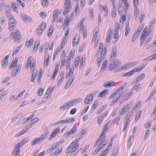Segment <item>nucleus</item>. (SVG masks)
<instances>
[{
	"label": "nucleus",
	"instance_id": "1",
	"mask_svg": "<svg viewBox=\"0 0 156 156\" xmlns=\"http://www.w3.org/2000/svg\"><path fill=\"white\" fill-rule=\"evenodd\" d=\"M110 63L109 64L108 67L109 70L112 71L115 68L118 67L121 64L120 61L118 59H111Z\"/></svg>",
	"mask_w": 156,
	"mask_h": 156
},
{
	"label": "nucleus",
	"instance_id": "2",
	"mask_svg": "<svg viewBox=\"0 0 156 156\" xmlns=\"http://www.w3.org/2000/svg\"><path fill=\"white\" fill-rule=\"evenodd\" d=\"M46 137V135L43 134L41 135L39 137L34 139L31 142V145L34 146L37 144L41 143Z\"/></svg>",
	"mask_w": 156,
	"mask_h": 156
},
{
	"label": "nucleus",
	"instance_id": "3",
	"mask_svg": "<svg viewBox=\"0 0 156 156\" xmlns=\"http://www.w3.org/2000/svg\"><path fill=\"white\" fill-rule=\"evenodd\" d=\"M11 34L12 36V39L15 42H18L21 39L20 34L18 30H17L16 32L14 33L12 32Z\"/></svg>",
	"mask_w": 156,
	"mask_h": 156
},
{
	"label": "nucleus",
	"instance_id": "4",
	"mask_svg": "<svg viewBox=\"0 0 156 156\" xmlns=\"http://www.w3.org/2000/svg\"><path fill=\"white\" fill-rule=\"evenodd\" d=\"M21 68V66L20 65H18L17 66L14 67L13 68V70L12 71L11 75L12 77H15L20 73Z\"/></svg>",
	"mask_w": 156,
	"mask_h": 156
},
{
	"label": "nucleus",
	"instance_id": "5",
	"mask_svg": "<svg viewBox=\"0 0 156 156\" xmlns=\"http://www.w3.org/2000/svg\"><path fill=\"white\" fill-rule=\"evenodd\" d=\"M103 134V132H102L98 138V140H99V146H101L102 147V148H103L107 144L105 140V139L102 138Z\"/></svg>",
	"mask_w": 156,
	"mask_h": 156
},
{
	"label": "nucleus",
	"instance_id": "6",
	"mask_svg": "<svg viewBox=\"0 0 156 156\" xmlns=\"http://www.w3.org/2000/svg\"><path fill=\"white\" fill-rule=\"evenodd\" d=\"M138 0H133V4L135 7L134 11V17L136 19L137 18V16L138 13H139V11L137 6L138 4Z\"/></svg>",
	"mask_w": 156,
	"mask_h": 156
},
{
	"label": "nucleus",
	"instance_id": "7",
	"mask_svg": "<svg viewBox=\"0 0 156 156\" xmlns=\"http://www.w3.org/2000/svg\"><path fill=\"white\" fill-rule=\"evenodd\" d=\"M16 20H10L9 21V29L10 31H12L16 27Z\"/></svg>",
	"mask_w": 156,
	"mask_h": 156
},
{
	"label": "nucleus",
	"instance_id": "8",
	"mask_svg": "<svg viewBox=\"0 0 156 156\" xmlns=\"http://www.w3.org/2000/svg\"><path fill=\"white\" fill-rule=\"evenodd\" d=\"M72 106L70 101H69L61 105L60 108L62 110H64L68 109Z\"/></svg>",
	"mask_w": 156,
	"mask_h": 156
},
{
	"label": "nucleus",
	"instance_id": "9",
	"mask_svg": "<svg viewBox=\"0 0 156 156\" xmlns=\"http://www.w3.org/2000/svg\"><path fill=\"white\" fill-rule=\"evenodd\" d=\"M72 106L70 101H69L61 105L60 108L62 110H64L68 109Z\"/></svg>",
	"mask_w": 156,
	"mask_h": 156
},
{
	"label": "nucleus",
	"instance_id": "10",
	"mask_svg": "<svg viewBox=\"0 0 156 156\" xmlns=\"http://www.w3.org/2000/svg\"><path fill=\"white\" fill-rule=\"evenodd\" d=\"M77 128L76 127H73L69 132H67L64 134V136H67L69 135L71 136L72 134L75 133L77 132Z\"/></svg>",
	"mask_w": 156,
	"mask_h": 156
},
{
	"label": "nucleus",
	"instance_id": "11",
	"mask_svg": "<svg viewBox=\"0 0 156 156\" xmlns=\"http://www.w3.org/2000/svg\"><path fill=\"white\" fill-rule=\"evenodd\" d=\"M117 47L115 45H114L112 48V52L111 55L110 57V59H114L116 56L117 51Z\"/></svg>",
	"mask_w": 156,
	"mask_h": 156
},
{
	"label": "nucleus",
	"instance_id": "12",
	"mask_svg": "<svg viewBox=\"0 0 156 156\" xmlns=\"http://www.w3.org/2000/svg\"><path fill=\"white\" fill-rule=\"evenodd\" d=\"M21 16L23 20L26 22H32V19L25 14H21Z\"/></svg>",
	"mask_w": 156,
	"mask_h": 156
},
{
	"label": "nucleus",
	"instance_id": "13",
	"mask_svg": "<svg viewBox=\"0 0 156 156\" xmlns=\"http://www.w3.org/2000/svg\"><path fill=\"white\" fill-rule=\"evenodd\" d=\"M9 57V55H6L3 59L2 61V65L3 67L5 68L6 67L8 63L7 60Z\"/></svg>",
	"mask_w": 156,
	"mask_h": 156
},
{
	"label": "nucleus",
	"instance_id": "14",
	"mask_svg": "<svg viewBox=\"0 0 156 156\" xmlns=\"http://www.w3.org/2000/svg\"><path fill=\"white\" fill-rule=\"evenodd\" d=\"M145 74L143 73L140 74L138 77L136 78L133 81V83H137L138 82H140L142 80V79L143 78L145 77Z\"/></svg>",
	"mask_w": 156,
	"mask_h": 156
},
{
	"label": "nucleus",
	"instance_id": "15",
	"mask_svg": "<svg viewBox=\"0 0 156 156\" xmlns=\"http://www.w3.org/2000/svg\"><path fill=\"white\" fill-rule=\"evenodd\" d=\"M74 78V77L72 76L68 80V81L69 82V83H67L65 85L64 88L65 89H67L70 87V86L71 85L72 83L73 82Z\"/></svg>",
	"mask_w": 156,
	"mask_h": 156
},
{
	"label": "nucleus",
	"instance_id": "16",
	"mask_svg": "<svg viewBox=\"0 0 156 156\" xmlns=\"http://www.w3.org/2000/svg\"><path fill=\"white\" fill-rule=\"evenodd\" d=\"M20 152V149L15 147L13 150L12 156H19L20 155H19Z\"/></svg>",
	"mask_w": 156,
	"mask_h": 156
},
{
	"label": "nucleus",
	"instance_id": "17",
	"mask_svg": "<svg viewBox=\"0 0 156 156\" xmlns=\"http://www.w3.org/2000/svg\"><path fill=\"white\" fill-rule=\"evenodd\" d=\"M141 104V101H139L136 105L134 106L133 109H132V111L129 113V112L128 113V114H129V117H131V115H132V114L133 113V112L138 107V106H140V105Z\"/></svg>",
	"mask_w": 156,
	"mask_h": 156
},
{
	"label": "nucleus",
	"instance_id": "18",
	"mask_svg": "<svg viewBox=\"0 0 156 156\" xmlns=\"http://www.w3.org/2000/svg\"><path fill=\"white\" fill-rule=\"evenodd\" d=\"M115 82L113 81H110L106 82L103 84V86L105 87H111L115 84Z\"/></svg>",
	"mask_w": 156,
	"mask_h": 156
},
{
	"label": "nucleus",
	"instance_id": "19",
	"mask_svg": "<svg viewBox=\"0 0 156 156\" xmlns=\"http://www.w3.org/2000/svg\"><path fill=\"white\" fill-rule=\"evenodd\" d=\"M90 97H91V99H89V95H87L86 98L84 100V103L85 104H87L90 103V101H91L93 98V95L91 94H90Z\"/></svg>",
	"mask_w": 156,
	"mask_h": 156
},
{
	"label": "nucleus",
	"instance_id": "20",
	"mask_svg": "<svg viewBox=\"0 0 156 156\" xmlns=\"http://www.w3.org/2000/svg\"><path fill=\"white\" fill-rule=\"evenodd\" d=\"M18 59H16V60L15 59H14L13 61L11 63L10 65L9 66V68H10L12 67H14L16 66H17V64L18 62Z\"/></svg>",
	"mask_w": 156,
	"mask_h": 156
},
{
	"label": "nucleus",
	"instance_id": "21",
	"mask_svg": "<svg viewBox=\"0 0 156 156\" xmlns=\"http://www.w3.org/2000/svg\"><path fill=\"white\" fill-rule=\"evenodd\" d=\"M83 100L81 98H79L75 100H70L72 105L73 106L74 104H76L80 102Z\"/></svg>",
	"mask_w": 156,
	"mask_h": 156
},
{
	"label": "nucleus",
	"instance_id": "22",
	"mask_svg": "<svg viewBox=\"0 0 156 156\" xmlns=\"http://www.w3.org/2000/svg\"><path fill=\"white\" fill-rule=\"evenodd\" d=\"M147 36V34H143V33H142L140 36V37H141V39L140 45L141 46L143 44L144 41L146 38Z\"/></svg>",
	"mask_w": 156,
	"mask_h": 156
},
{
	"label": "nucleus",
	"instance_id": "23",
	"mask_svg": "<svg viewBox=\"0 0 156 156\" xmlns=\"http://www.w3.org/2000/svg\"><path fill=\"white\" fill-rule=\"evenodd\" d=\"M108 93V90H104L100 92L98 95V97L101 98L107 94Z\"/></svg>",
	"mask_w": 156,
	"mask_h": 156
},
{
	"label": "nucleus",
	"instance_id": "24",
	"mask_svg": "<svg viewBox=\"0 0 156 156\" xmlns=\"http://www.w3.org/2000/svg\"><path fill=\"white\" fill-rule=\"evenodd\" d=\"M5 13L6 16L9 19V20H15V19L14 18V17L11 15V14L9 12V11H5Z\"/></svg>",
	"mask_w": 156,
	"mask_h": 156
},
{
	"label": "nucleus",
	"instance_id": "25",
	"mask_svg": "<svg viewBox=\"0 0 156 156\" xmlns=\"http://www.w3.org/2000/svg\"><path fill=\"white\" fill-rule=\"evenodd\" d=\"M106 50L107 49L106 48H104L103 49H102V51L101 53L100 57L103 59L104 58L106 55Z\"/></svg>",
	"mask_w": 156,
	"mask_h": 156
},
{
	"label": "nucleus",
	"instance_id": "26",
	"mask_svg": "<svg viewBox=\"0 0 156 156\" xmlns=\"http://www.w3.org/2000/svg\"><path fill=\"white\" fill-rule=\"evenodd\" d=\"M64 5L66 7L71 8V3L70 0H65Z\"/></svg>",
	"mask_w": 156,
	"mask_h": 156
},
{
	"label": "nucleus",
	"instance_id": "27",
	"mask_svg": "<svg viewBox=\"0 0 156 156\" xmlns=\"http://www.w3.org/2000/svg\"><path fill=\"white\" fill-rule=\"evenodd\" d=\"M134 73V71H129L128 72L122 75V76H129Z\"/></svg>",
	"mask_w": 156,
	"mask_h": 156
},
{
	"label": "nucleus",
	"instance_id": "28",
	"mask_svg": "<svg viewBox=\"0 0 156 156\" xmlns=\"http://www.w3.org/2000/svg\"><path fill=\"white\" fill-rule=\"evenodd\" d=\"M120 118L121 117L119 116L115 118L112 122L111 123V124H112V123L114 124L115 123H116V124L117 125H118V123L119 121L120 120Z\"/></svg>",
	"mask_w": 156,
	"mask_h": 156
},
{
	"label": "nucleus",
	"instance_id": "29",
	"mask_svg": "<svg viewBox=\"0 0 156 156\" xmlns=\"http://www.w3.org/2000/svg\"><path fill=\"white\" fill-rule=\"evenodd\" d=\"M107 60H106L103 62L101 67V71L102 72L103 71L105 70V68L107 67Z\"/></svg>",
	"mask_w": 156,
	"mask_h": 156
},
{
	"label": "nucleus",
	"instance_id": "30",
	"mask_svg": "<svg viewBox=\"0 0 156 156\" xmlns=\"http://www.w3.org/2000/svg\"><path fill=\"white\" fill-rule=\"evenodd\" d=\"M79 38H77V39L75 37L73 41V46H76L79 41Z\"/></svg>",
	"mask_w": 156,
	"mask_h": 156
},
{
	"label": "nucleus",
	"instance_id": "31",
	"mask_svg": "<svg viewBox=\"0 0 156 156\" xmlns=\"http://www.w3.org/2000/svg\"><path fill=\"white\" fill-rule=\"evenodd\" d=\"M18 5V4L16 2L13 3L12 4V8L13 9L14 11L16 12L17 13H18V12L17 10V6Z\"/></svg>",
	"mask_w": 156,
	"mask_h": 156
},
{
	"label": "nucleus",
	"instance_id": "32",
	"mask_svg": "<svg viewBox=\"0 0 156 156\" xmlns=\"http://www.w3.org/2000/svg\"><path fill=\"white\" fill-rule=\"evenodd\" d=\"M140 84H136L134 85V86L132 88V90H135L136 91H138L140 90L139 88L140 87Z\"/></svg>",
	"mask_w": 156,
	"mask_h": 156
},
{
	"label": "nucleus",
	"instance_id": "33",
	"mask_svg": "<svg viewBox=\"0 0 156 156\" xmlns=\"http://www.w3.org/2000/svg\"><path fill=\"white\" fill-rule=\"evenodd\" d=\"M34 40L33 39L31 38L30 40L27 41L26 44V45L27 47H30L31 45L33 44Z\"/></svg>",
	"mask_w": 156,
	"mask_h": 156
},
{
	"label": "nucleus",
	"instance_id": "34",
	"mask_svg": "<svg viewBox=\"0 0 156 156\" xmlns=\"http://www.w3.org/2000/svg\"><path fill=\"white\" fill-rule=\"evenodd\" d=\"M156 92V87L153 90L151 93L149 95L148 98H147L146 101H147L150 98L152 97V96Z\"/></svg>",
	"mask_w": 156,
	"mask_h": 156
},
{
	"label": "nucleus",
	"instance_id": "35",
	"mask_svg": "<svg viewBox=\"0 0 156 156\" xmlns=\"http://www.w3.org/2000/svg\"><path fill=\"white\" fill-rule=\"evenodd\" d=\"M39 120V119L38 118H36L32 119L31 120L28 122V123L30 124H34L36 122H38Z\"/></svg>",
	"mask_w": 156,
	"mask_h": 156
},
{
	"label": "nucleus",
	"instance_id": "36",
	"mask_svg": "<svg viewBox=\"0 0 156 156\" xmlns=\"http://www.w3.org/2000/svg\"><path fill=\"white\" fill-rule=\"evenodd\" d=\"M71 60V58L70 57H67V63L66 64V68L67 69H68L69 68L70 63Z\"/></svg>",
	"mask_w": 156,
	"mask_h": 156
},
{
	"label": "nucleus",
	"instance_id": "37",
	"mask_svg": "<svg viewBox=\"0 0 156 156\" xmlns=\"http://www.w3.org/2000/svg\"><path fill=\"white\" fill-rule=\"evenodd\" d=\"M46 26V23L45 22H42L41 23V25L39 26L38 27H40V28L41 29L44 30Z\"/></svg>",
	"mask_w": 156,
	"mask_h": 156
},
{
	"label": "nucleus",
	"instance_id": "38",
	"mask_svg": "<svg viewBox=\"0 0 156 156\" xmlns=\"http://www.w3.org/2000/svg\"><path fill=\"white\" fill-rule=\"evenodd\" d=\"M66 123H71L74 121L75 119L74 118H69L65 119Z\"/></svg>",
	"mask_w": 156,
	"mask_h": 156
},
{
	"label": "nucleus",
	"instance_id": "39",
	"mask_svg": "<svg viewBox=\"0 0 156 156\" xmlns=\"http://www.w3.org/2000/svg\"><path fill=\"white\" fill-rule=\"evenodd\" d=\"M102 59H103V58H101L100 57H98V58H97L96 60L97 65L99 67L100 66Z\"/></svg>",
	"mask_w": 156,
	"mask_h": 156
},
{
	"label": "nucleus",
	"instance_id": "40",
	"mask_svg": "<svg viewBox=\"0 0 156 156\" xmlns=\"http://www.w3.org/2000/svg\"><path fill=\"white\" fill-rule=\"evenodd\" d=\"M141 111H140L139 112L136 113V118L134 120L135 122H136L139 119L141 115Z\"/></svg>",
	"mask_w": 156,
	"mask_h": 156
},
{
	"label": "nucleus",
	"instance_id": "41",
	"mask_svg": "<svg viewBox=\"0 0 156 156\" xmlns=\"http://www.w3.org/2000/svg\"><path fill=\"white\" fill-rule=\"evenodd\" d=\"M110 148L109 147H108V146L107 147V148L103 151L101 153V155H102L104 156H105L106 154H107L108 151L110 148Z\"/></svg>",
	"mask_w": 156,
	"mask_h": 156
},
{
	"label": "nucleus",
	"instance_id": "42",
	"mask_svg": "<svg viewBox=\"0 0 156 156\" xmlns=\"http://www.w3.org/2000/svg\"><path fill=\"white\" fill-rule=\"evenodd\" d=\"M43 30L41 29L40 28V27H38L36 30V32L37 34H38V36H40L41 34L42 33L43 31H44Z\"/></svg>",
	"mask_w": 156,
	"mask_h": 156
},
{
	"label": "nucleus",
	"instance_id": "43",
	"mask_svg": "<svg viewBox=\"0 0 156 156\" xmlns=\"http://www.w3.org/2000/svg\"><path fill=\"white\" fill-rule=\"evenodd\" d=\"M136 64H137V62H133L132 63H129L127 64H125V65H126V67H129V66L133 67L135 65H136Z\"/></svg>",
	"mask_w": 156,
	"mask_h": 156
},
{
	"label": "nucleus",
	"instance_id": "44",
	"mask_svg": "<svg viewBox=\"0 0 156 156\" xmlns=\"http://www.w3.org/2000/svg\"><path fill=\"white\" fill-rule=\"evenodd\" d=\"M25 92V90L22 91L20 93L18 94V95L16 97V98H15V100L16 101L18 99V98L19 97H21Z\"/></svg>",
	"mask_w": 156,
	"mask_h": 156
},
{
	"label": "nucleus",
	"instance_id": "45",
	"mask_svg": "<svg viewBox=\"0 0 156 156\" xmlns=\"http://www.w3.org/2000/svg\"><path fill=\"white\" fill-rule=\"evenodd\" d=\"M21 47V45H20L19 46L17 47L14 50L12 53L13 55H16L18 51L19 50Z\"/></svg>",
	"mask_w": 156,
	"mask_h": 156
},
{
	"label": "nucleus",
	"instance_id": "46",
	"mask_svg": "<svg viewBox=\"0 0 156 156\" xmlns=\"http://www.w3.org/2000/svg\"><path fill=\"white\" fill-rule=\"evenodd\" d=\"M41 4L44 6L46 7L48 5V2L47 0H42Z\"/></svg>",
	"mask_w": 156,
	"mask_h": 156
},
{
	"label": "nucleus",
	"instance_id": "47",
	"mask_svg": "<svg viewBox=\"0 0 156 156\" xmlns=\"http://www.w3.org/2000/svg\"><path fill=\"white\" fill-rule=\"evenodd\" d=\"M70 9H71V8L65 7L64 10L63 12V14L64 15H66Z\"/></svg>",
	"mask_w": 156,
	"mask_h": 156
},
{
	"label": "nucleus",
	"instance_id": "48",
	"mask_svg": "<svg viewBox=\"0 0 156 156\" xmlns=\"http://www.w3.org/2000/svg\"><path fill=\"white\" fill-rule=\"evenodd\" d=\"M79 146V144H77L73 148H71V153L74 152L78 148Z\"/></svg>",
	"mask_w": 156,
	"mask_h": 156
},
{
	"label": "nucleus",
	"instance_id": "49",
	"mask_svg": "<svg viewBox=\"0 0 156 156\" xmlns=\"http://www.w3.org/2000/svg\"><path fill=\"white\" fill-rule=\"evenodd\" d=\"M58 142H55L51 146V148L53 149V150L59 146V144H58Z\"/></svg>",
	"mask_w": 156,
	"mask_h": 156
},
{
	"label": "nucleus",
	"instance_id": "50",
	"mask_svg": "<svg viewBox=\"0 0 156 156\" xmlns=\"http://www.w3.org/2000/svg\"><path fill=\"white\" fill-rule=\"evenodd\" d=\"M27 118H25L21 120L20 122L19 123L18 125H21L22 124H23L25 123L27 121Z\"/></svg>",
	"mask_w": 156,
	"mask_h": 156
},
{
	"label": "nucleus",
	"instance_id": "51",
	"mask_svg": "<svg viewBox=\"0 0 156 156\" xmlns=\"http://www.w3.org/2000/svg\"><path fill=\"white\" fill-rule=\"evenodd\" d=\"M129 104H128L126 105V106H123V107L122 108V110L123 109H126V111H128L130 109V108L131 107L132 105H131L130 106H129ZM122 112L123 111L122 110Z\"/></svg>",
	"mask_w": 156,
	"mask_h": 156
},
{
	"label": "nucleus",
	"instance_id": "52",
	"mask_svg": "<svg viewBox=\"0 0 156 156\" xmlns=\"http://www.w3.org/2000/svg\"><path fill=\"white\" fill-rule=\"evenodd\" d=\"M27 124H28V126H27V128L26 129L25 128V129L27 132L33 126L32 125L33 124L28 123V122L27 123Z\"/></svg>",
	"mask_w": 156,
	"mask_h": 156
},
{
	"label": "nucleus",
	"instance_id": "53",
	"mask_svg": "<svg viewBox=\"0 0 156 156\" xmlns=\"http://www.w3.org/2000/svg\"><path fill=\"white\" fill-rule=\"evenodd\" d=\"M57 133H56L55 132L53 131L51 133V135H50V136H49V140H51L54 137H55V136L56 134Z\"/></svg>",
	"mask_w": 156,
	"mask_h": 156
},
{
	"label": "nucleus",
	"instance_id": "54",
	"mask_svg": "<svg viewBox=\"0 0 156 156\" xmlns=\"http://www.w3.org/2000/svg\"><path fill=\"white\" fill-rule=\"evenodd\" d=\"M66 61L65 58H62L61 60V64L60 67H63V66H64L65 63Z\"/></svg>",
	"mask_w": 156,
	"mask_h": 156
},
{
	"label": "nucleus",
	"instance_id": "55",
	"mask_svg": "<svg viewBox=\"0 0 156 156\" xmlns=\"http://www.w3.org/2000/svg\"><path fill=\"white\" fill-rule=\"evenodd\" d=\"M125 87V86L124 85L121 86L120 87H119L118 89L117 90H116V91H117V93H120L122 90Z\"/></svg>",
	"mask_w": 156,
	"mask_h": 156
},
{
	"label": "nucleus",
	"instance_id": "56",
	"mask_svg": "<svg viewBox=\"0 0 156 156\" xmlns=\"http://www.w3.org/2000/svg\"><path fill=\"white\" fill-rule=\"evenodd\" d=\"M144 14V13L143 12H141V16H140V17L139 18V21H140V23H141L142 22L143 20V19Z\"/></svg>",
	"mask_w": 156,
	"mask_h": 156
},
{
	"label": "nucleus",
	"instance_id": "57",
	"mask_svg": "<svg viewBox=\"0 0 156 156\" xmlns=\"http://www.w3.org/2000/svg\"><path fill=\"white\" fill-rule=\"evenodd\" d=\"M122 108L120 110V111L119 114L121 115H123L124 114H125L127 111H126V109H123L122 110L123 111L122 112Z\"/></svg>",
	"mask_w": 156,
	"mask_h": 156
},
{
	"label": "nucleus",
	"instance_id": "58",
	"mask_svg": "<svg viewBox=\"0 0 156 156\" xmlns=\"http://www.w3.org/2000/svg\"><path fill=\"white\" fill-rule=\"evenodd\" d=\"M43 88H40L38 90V92H37V95L39 96H40L41 95H42L43 93Z\"/></svg>",
	"mask_w": 156,
	"mask_h": 156
},
{
	"label": "nucleus",
	"instance_id": "59",
	"mask_svg": "<svg viewBox=\"0 0 156 156\" xmlns=\"http://www.w3.org/2000/svg\"><path fill=\"white\" fill-rule=\"evenodd\" d=\"M54 13L53 15V19H55L56 18H57L58 15V9H57V11H56Z\"/></svg>",
	"mask_w": 156,
	"mask_h": 156
},
{
	"label": "nucleus",
	"instance_id": "60",
	"mask_svg": "<svg viewBox=\"0 0 156 156\" xmlns=\"http://www.w3.org/2000/svg\"><path fill=\"white\" fill-rule=\"evenodd\" d=\"M23 144L21 143V142L19 143H18L16 146L15 147L16 148L20 149L21 147L22 146Z\"/></svg>",
	"mask_w": 156,
	"mask_h": 156
},
{
	"label": "nucleus",
	"instance_id": "61",
	"mask_svg": "<svg viewBox=\"0 0 156 156\" xmlns=\"http://www.w3.org/2000/svg\"><path fill=\"white\" fill-rule=\"evenodd\" d=\"M39 43L40 42H39L38 44H37V45L35 44L34 45L33 50V51L34 52H35L37 50Z\"/></svg>",
	"mask_w": 156,
	"mask_h": 156
},
{
	"label": "nucleus",
	"instance_id": "62",
	"mask_svg": "<svg viewBox=\"0 0 156 156\" xmlns=\"http://www.w3.org/2000/svg\"><path fill=\"white\" fill-rule=\"evenodd\" d=\"M85 59L83 58H82L80 60V67L81 66L82 67L83 66V64L84 63V62H85Z\"/></svg>",
	"mask_w": 156,
	"mask_h": 156
},
{
	"label": "nucleus",
	"instance_id": "63",
	"mask_svg": "<svg viewBox=\"0 0 156 156\" xmlns=\"http://www.w3.org/2000/svg\"><path fill=\"white\" fill-rule=\"evenodd\" d=\"M128 124L127 123H126L125 122H124L123 128L122 130V132H124L125 131L127 126Z\"/></svg>",
	"mask_w": 156,
	"mask_h": 156
},
{
	"label": "nucleus",
	"instance_id": "64",
	"mask_svg": "<svg viewBox=\"0 0 156 156\" xmlns=\"http://www.w3.org/2000/svg\"><path fill=\"white\" fill-rule=\"evenodd\" d=\"M65 24L67 25V23H68L69 22V16H66L65 18V19L64 20Z\"/></svg>",
	"mask_w": 156,
	"mask_h": 156
}]
</instances>
